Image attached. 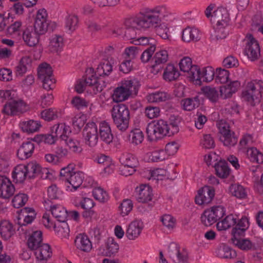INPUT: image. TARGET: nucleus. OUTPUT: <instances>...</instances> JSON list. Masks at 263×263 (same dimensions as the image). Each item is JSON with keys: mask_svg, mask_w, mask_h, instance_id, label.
<instances>
[{"mask_svg": "<svg viewBox=\"0 0 263 263\" xmlns=\"http://www.w3.org/2000/svg\"><path fill=\"white\" fill-rule=\"evenodd\" d=\"M168 11L164 6H156L153 8H146L137 16L127 18L125 25L127 27L125 31V36L127 40L135 37L134 28L137 29H148L157 27L162 18L168 16Z\"/></svg>", "mask_w": 263, "mask_h": 263, "instance_id": "f257e3e1", "label": "nucleus"}, {"mask_svg": "<svg viewBox=\"0 0 263 263\" xmlns=\"http://www.w3.org/2000/svg\"><path fill=\"white\" fill-rule=\"evenodd\" d=\"M179 131L176 121L167 124L163 120H155L149 123L146 127V133L150 141H156L165 136H171Z\"/></svg>", "mask_w": 263, "mask_h": 263, "instance_id": "f03ea898", "label": "nucleus"}, {"mask_svg": "<svg viewBox=\"0 0 263 263\" xmlns=\"http://www.w3.org/2000/svg\"><path fill=\"white\" fill-rule=\"evenodd\" d=\"M140 84L137 79L125 80L116 87L111 95L112 100L116 103L125 101L131 95H137Z\"/></svg>", "mask_w": 263, "mask_h": 263, "instance_id": "7ed1b4c3", "label": "nucleus"}, {"mask_svg": "<svg viewBox=\"0 0 263 263\" xmlns=\"http://www.w3.org/2000/svg\"><path fill=\"white\" fill-rule=\"evenodd\" d=\"M93 72L92 68L88 69L85 78L77 81L75 85V90L77 92L79 93H82L87 87L89 88V91H92V93L94 94L102 91L103 88L105 87V84L102 80L95 77L93 74Z\"/></svg>", "mask_w": 263, "mask_h": 263, "instance_id": "20e7f679", "label": "nucleus"}, {"mask_svg": "<svg viewBox=\"0 0 263 263\" xmlns=\"http://www.w3.org/2000/svg\"><path fill=\"white\" fill-rule=\"evenodd\" d=\"M242 98L252 106L260 101L263 96V81L253 80L248 82L242 92Z\"/></svg>", "mask_w": 263, "mask_h": 263, "instance_id": "39448f33", "label": "nucleus"}, {"mask_svg": "<svg viewBox=\"0 0 263 263\" xmlns=\"http://www.w3.org/2000/svg\"><path fill=\"white\" fill-rule=\"evenodd\" d=\"M111 119L118 130L125 132L129 127V110L123 104L114 105L111 110Z\"/></svg>", "mask_w": 263, "mask_h": 263, "instance_id": "423d86ee", "label": "nucleus"}, {"mask_svg": "<svg viewBox=\"0 0 263 263\" xmlns=\"http://www.w3.org/2000/svg\"><path fill=\"white\" fill-rule=\"evenodd\" d=\"M37 77L45 90H51L55 87V80L52 76V68L48 64L40 65L37 68Z\"/></svg>", "mask_w": 263, "mask_h": 263, "instance_id": "0eeeda50", "label": "nucleus"}, {"mask_svg": "<svg viewBox=\"0 0 263 263\" xmlns=\"http://www.w3.org/2000/svg\"><path fill=\"white\" fill-rule=\"evenodd\" d=\"M20 165V170L27 173L29 179L40 176V177L43 179H49L51 176V174L48 169L42 168L36 162H31L26 165Z\"/></svg>", "mask_w": 263, "mask_h": 263, "instance_id": "6e6552de", "label": "nucleus"}, {"mask_svg": "<svg viewBox=\"0 0 263 263\" xmlns=\"http://www.w3.org/2000/svg\"><path fill=\"white\" fill-rule=\"evenodd\" d=\"M60 176L65 177V180L71 185V191H75L82 184L84 179L83 172H72L71 168L68 166L61 168Z\"/></svg>", "mask_w": 263, "mask_h": 263, "instance_id": "1a4fd4ad", "label": "nucleus"}, {"mask_svg": "<svg viewBox=\"0 0 263 263\" xmlns=\"http://www.w3.org/2000/svg\"><path fill=\"white\" fill-rule=\"evenodd\" d=\"M244 41L246 42L244 53L251 61L257 60L260 55V48L257 40L251 34H247Z\"/></svg>", "mask_w": 263, "mask_h": 263, "instance_id": "9d476101", "label": "nucleus"}, {"mask_svg": "<svg viewBox=\"0 0 263 263\" xmlns=\"http://www.w3.org/2000/svg\"><path fill=\"white\" fill-rule=\"evenodd\" d=\"M224 215L223 206H216L205 211L201 216V221L205 226H210L222 218Z\"/></svg>", "mask_w": 263, "mask_h": 263, "instance_id": "9b49d317", "label": "nucleus"}, {"mask_svg": "<svg viewBox=\"0 0 263 263\" xmlns=\"http://www.w3.org/2000/svg\"><path fill=\"white\" fill-rule=\"evenodd\" d=\"M83 136L84 143L90 147H94L98 142V132L94 122L87 123L83 129Z\"/></svg>", "mask_w": 263, "mask_h": 263, "instance_id": "f8f14e48", "label": "nucleus"}, {"mask_svg": "<svg viewBox=\"0 0 263 263\" xmlns=\"http://www.w3.org/2000/svg\"><path fill=\"white\" fill-rule=\"evenodd\" d=\"M0 97L8 100V102L3 108V112L6 115L15 116L16 115V99L15 97V91L1 90Z\"/></svg>", "mask_w": 263, "mask_h": 263, "instance_id": "ddd939ff", "label": "nucleus"}, {"mask_svg": "<svg viewBox=\"0 0 263 263\" xmlns=\"http://www.w3.org/2000/svg\"><path fill=\"white\" fill-rule=\"evenodd\" d=\"M215 195V189L211 186H204L199 190L195 197V202L200 205L211 203Z\"/></svg>", "mask_w": 263, "mask_h": 263, "instance_id": "4468645a", "label": "nucleus"}, {"mask_svg": "<svg viewBox=\"0 0 263 263\" xmlns=\"http://www.w3.org/2000/svg\"><path fill=\"white\" fill-rule=\"evenodd\" d=\"M47 13L44 9L37 11L34 23V31L40 34H44L47 30L48 24L47 20Z\"/></svg>", "mask_w": 263, "mask_h": 263, "instance_id": "2eb2a0df", "label": "nucleus"}, {"mask_svg": "<svg viewBox=\"0 0 263 263\" xmlns=\"http://www.w3.org/2000/svg\"><path fill=\"white\" fill-rule=\"evenodd\" d=\"M168 52L166 50H162L157 51L153 58V64L151 65V72L154 74H157L160 72L163 65L168 60Z\"/></svg>", "mask_w": 263, "mask_h": 263, "instance_id": "dca6fc26", "label": "nucleus"}, {"mask_svg": "<svg viewBox=\"0 0 263 263\" xmlns=\"http://www.w3.org/2000/svg\"><path fill=\"white\" fill-rule=\"evenodd\" d=\"M210 21L214 25L228 26L230 18L227 9L223 7H219L213 11Z\"/></svg>", "mask_w": 263, "mask_h": 263, "instance_id": "f3484780", "label": "nucleus"}, {"mask_svg": "<svg viewBox=\"0 0 263 263\" xmlns=\"http://www.w3.org/2000/svg\"><path fill=\"white\" fill-rule=\"evenodd\" d=\"M143 228V223L140 219H135L127 226L126 237L129 240H135L139 237Z\"/></svg>", "mask_w": 263, "mask_h": 263, "instance_id": "a211bd4d", "label": "nucleus"}, {"mask_svg": "<svg viewBox=\"0 0 263 263\" xmlns=\"http://www.w3.org/2000/svg\"><path fill=\"white\" fill-rule=\"evenodd\" d=\"M15 188L10 179L5 176H0V197L8 199L14 193Z\"/></svg>", "mask_w": 263, "mask_h": 263, "instance_id": "6ab92c4d", "label": "nucleus"}, {"mask_svg": "<svg viewBox=\"0 0 263 263\" xmlns=\"http://www.w3.org/2000/svg\"><path fill=\"white\" fill-rule=\"evenodd\" d=\"M168 255L175 263H186L187 254L185 251H180L177 245L169 247Z\"/></svg>", "mask_w": 263, "mask_h": 263, "instance_id": "aec40b11", "label": "nucleus"}, {"mask_svg": "<svg viewBox=\"0 0 263 263\" xmlns=\"http://www.w3.org/2000/svg\"><path fill=\"white\" fill-rule=\"evenodd\" d=\"M137 199L139 202L147 203L153 199V190L148 185H140L137 188Z\"/></svg>", "mask_w": 263, "mask_h": 263, "instance_id": "412c9836", "label": "nucleus"}, {"mask_svg": "<svg viewBox=\"0 0 263 263\" xmlns=\"http://www.w3.org/2000/svg\"><path fill=\"white\" fill-rule=\"evenodd\" d=\"M74 245L77 249L84 252H90L92 248L90 240L84 234H79L76 237Z\"/></svg>", "mask_w": 263, "mask_h": 263, "instance_id": "4be33fe9", "label": "nucleus"}, {"mask_svg": "<svg viewBox=\"0 0 263 263\" xmlns=\"http://www.w3.org/2000/svg\"><path fill=\"white\" fill-rule=\"evenodd\" d=\"M100 138L103 142L109 144L112 142L114 135L111 132L110 125L106 121H102L99 124Z\"/></svg>", "mask_w": 263, "mask_h": 263, "instance_id": "5701e85b", "label": "nucleus"}, {"mask_svg": "<svg viewBox=\"0 0 263 263\" xmlns=\"http://www.w3.org/2000/svg\"><path fill=\"white\" fill-rule=\"evenodd\" d=\"M201 34L200 30L195 27H186L182 31V40L186 42L199 41Z\"/></svg>", "mask_w": 263, "mask_h": 263, "instance_id": "b1692460", "label": "nucleus"}, {"mask_svg": "<svg viewBox=\"0 0 263 263\" xmlns=\"http://www.w3.org/2000/svg\"><path fill=\"white\" fill-rule=\"evenodd\" d=\"M70 134V128L64 123L54 124L51 128V134L55 136L57 138L60 137L62 140L66 138Z\"/></svg>", "mask_w": 263, "mask_h": 263, "instance_id": "393cba45", "label": "nucleus"}, {"mask_svg": "<svg viewBox=\"0 0 263 263\" xmlns=\"http://www.w3.org/2000/svg\"><path fill=\"white\" fill-rule=\"evenodd\" d=\"M41 34L33 31L32 27H28L22 34L23 40L30 47L36 46L39 42V37Z\"/></svg>", "mask_w": 263, "mask_h": 263, "instance_id": "a878e982", "label": "nucleus"}, {"mask_svg": "<svg viewBox=\"0 0 263 263\" xmlns=\"http://www.w3.org/2000/svg\"><path fill=\"white\" fill-rule=\"evenodd\" d=\"M14 2L12 6H10L8 10V16L5 17L3 14L0 13V31L5 30L6 26V21L9 22L11 20L13 23L16 16V0H10Z\"/></svg>", "mask_w": 263, "mask_h": 263, "instance_id": "bb28decb", "label": "nucleus"}, {"mask_svg": "<svg viewBox=\"0 0 263 263\" xmlns=\"http://www.w3.org/2000/svg\"><path fill=\"white\" fill-rule=\"evenodd\" d=\"M18 126L24 132L33 133L37 132L40 129L41 124L40 121L29 120L20 122Z\"/></svg>", "mask_w": 263, "mask_h": 263, "instance_id": "cd10ccee", "label": "nucleus"}, {"mask_svg": "<svg viewBox=\"0 0 263 263\" xmlns=\"http://www.w3.org/2000/svg\"><path fill=\"white\" fill-rule=\"evenodd\" d=\"M171 95L165 91H157L149 93L146 96V100L150 103H158L168 100Z\"/></svg>", "mask_w": 263, "mask_h": 263, "instance_id": "c85d7f7f", "label": "nucleus"}, {"mask_svg": "<svg viewBox=\"0 0 263 263\" xmlns=\"http://www.w3.org/2000/svg\"><path fill=\"white\" fill-rule=\"evenodd\" d=\"M35 251L36 258L38 260H47L51 256V249L48 244H42L36 249H33Z\"/></svg>", "mask_w": 263, "mask_h": 263, "instance_id": "c756f323", "label": "nucleus"}, {"mask_svg": "<svg viewBox=\"0 0 263 263\" xmlns=\"http://www.w3.org/2000/svg\"><path fill=\"white\" fill-rule=\"evenodd\" d=\"M33 143L30 141L23 143L21 147L17 150V157L21 159H28L33 152Z\"/></svg>", "mask_w": 263, "mask_h": 263, "instance_id": "7c9ffc66", "label": "nucleus"}, {"mask_svg": "<svg viewBox=\"0 0 263 263\" xmlns=\"http://www.w3.org/2000/svg\"><path fill=\"white\" fill-rule=\"evenodd\" d=\"M28 246L31 250L36 249L42 244V233L40 230L33 232L28 239Z\"/></svg>", "mask_w": 263, "mask_h": 263, "instance_id": "2f4dec72", "label": "nucleus"}, {"mask_svg": "<svg viewBox=\"0 0 263 263\" xmlns=\"http://www.w3.org/2000/svg\"><path fill=\"white\" fill-rule=\"evenodd\" d=\"M250 226L249 218L246 216H243L239 219L238 223L235 225V227L232 229V233L235 236H239L242 235L244 232L248 229Z\"/></svg>", "mask_w": 263, "mask_h": 263, "instance_id": "473e14b6", "label": "nucleus"}, {"mask_svg": "<svg viewBox=\"0 0 263 263\" xmlns=\"http://www.w3.org/2000/svg\"><path fill=\"white\" fill-rule=\"evenodd\" d=\"M237 236L234 235L232 238V242L236 247H237L241 250L248 251L253 250L255 248L254 243H252L250 240L244 238H238Z\"/></svg>", "mask_w": 263, "mask_h": 263, "instance_id": "72a5a7b5", "label": "nucleus"}, {"mask_svg": "<svg viewBox=\"0 0 263 263\" xmlns=\"http://www.w3.org/2000/svg\"><path fill=\"white\" fill-rule=\"evenodd\" d=\"M228 26L220 25H214V32L211 33V39L212 41H219L227 37L228 34Z\"/></svg>", "mask_w": 263, "mask_h": 263, "instance_id": "f704fd0d", "label": "nucleus"}, {"mask_svg": "<svg viewBox=\"0 0 263 263\" xmlns=\"http://www.w3.org/2000/svg\"><path fill=\"white\" fill-rule=\"evenodd\" d=\"M0 234L5 240L9 239L14 234L12 224L8 220H2L0 223Z\"/></svg>", "mask_w": 263, "mask_h": 263, "instance_id": "c9c22d12", "label": "nucleus"}, {"mask_svg": "<svg viewBox=\"0 0 263 263\" xmlns=\"http://www.w3.org/2000/svg\"><path fill=\"white\" fill-rule=\"evenodd\" d=\"M55 233L57 236L63 238L67 239L69 235V229L68 223L66 221L57 222L54 225Z\"/></svg>", "mask_w": 263, "mask_h": 263, "instance_id": "e433bc0d", "label": "nucleus"}, {"mask_svg": "<svg viewBox=\"0 0 263 263\" xmlns=\"http://www.w3.org/2000/svg\"><path fill=\"white\" fill-rule=\"evenodd\" d=\"M229 191L232 196H234L240 199H245L247 197V190L238 184H232L229 187Z\"/></svg>", "mask_w": 263, "mask_h": 263, "instance_id": "4c0bfd02", "label": "nucleus"}, {"mask_svg": "<svg viewBox=\"0 0 263 263\" xmlns=\"http://www.w3.org/2000/svg\"><path fill=\"white\" fill-rule=\"evenodd\" d=\"M200 105V101L197 97L185 98L181 101L182 108L186 111H192Z\"/></svg>", "mask_w": 263, "mask_h": 263, "instance_id": "58836bf2", "label": "nucleus"}, {"mask_svg": "<svg viewBox=\"0 0 263 263\" xmlns=\"http://www.w3.org/2000/svg\"><path fill=\"white\" fill-rule=\"evenodd\" d=\"M216 174L220 178H227L230 174L231 170L227 162L219 161L215 165Z\"/></svg>", "mask_w": 263, "mask_h": 263, "instance_id": "ea45409f", "label": "nucleus"}, {"mask_svg": "<svg viewBox=\"0 0 263 263\" xmlns=\"http://www.w3.org/2000/svg\"><path fill=\"white\" fill-rule=\"evenodd\" d=\"M52 216L56 218L58 222L65 221L67 216V212L61 205H52L51 206Z\"/></svg>", "mask_w": 263, "mask_h": 263, "instance_id": "a19ab883", "label": "nucleus"}, {"mask_svg": "<svg viewBox=\"0 0 263 263\" xmlns=\"http://www.w3.org/2000/svg\"><path fill=\"white\" fill-rule=\"evenodd\" d=\"M112 70V66L110 61H103L100 63L96 68V74L100 77L108 76Z\"/></svg>", "mask_w": 263, "mask_h": 263, "instance_id": "79ce46f5", "label": "nucleus"}, {"mask_svg": "<svg viewBox=\"0 0 263 263\" xmlns=\"http://www.w3.org/2000/svg\"><path fill=\"white\" fill-rule=\"evenodd\" d=\"M63 47V39L60 35H53L49 42V50L52 52L61 51Z\"/></svg>", "mask_w": 263, "mask_h": 263, "instance_id": "37998d69", "label": "nucleus"}, {"mask_svg": "<svg viewBox=\"0 0 263 263\" xmlns=\"http://www.w3.org/2000/svg\"><path fill=\"white\" fill-rule=\"evenodd\" d=\"M236 218L234 215L230 214L227 216L222 220V221L217 223V228L218 230H227L231 227H233L236 223Z\"/></svg>", "mask_w": 263, "mask_h": 263, "instance_id": "c03bdc74", "label": "nucleus"}, {"mask_svg": "<svg viewBox=\"0 0 263 263\" xmlns=\"http://www.w3.org/2000/svg\"><path fill=\"white\" fill-rule=\"evenodd\" d=\"M119 161H120L122 165L136 167L138 165L137 157L130 153L123 154L119 158Z\"/></svg>", "mask_w": 263, "mask_h": 263, "instance_id": "a18cd8bd", "label": "nucleus"}, {"mask_svg": "<svg viewBox=\"0 0 263 263\" xmlns=\"http://www.w3.org/2000/svg\"><path fill=\"white\" fill-rule=\"evenodd\" d=\"M217 256L223 258H234L236 256L235 250H232L226 245L220 247L216 251Z\"/></svg>", "mask_w": 263, "mask_h": 263, "instance_id": "49530a36", "label": "nucleus"}, {"mask_svg": "<svg viewBox=\"0 0 263 263\" xmlns=\"http://www.w3.org/2000/svg\"><path fill=\"white\" fill-rule=\"evenodd\" d=\"M247 156L252 162L263 163V155L255 147L248 148Z\"/></svg>", "mask_w": 263, "mask_h": 263, "instance_id": "de8ad7c7", "label": "nucleus"}, {"mask_svg": "<svg viewBox=\"0 0 263 263\" xmlns=\"http://www.w3.org/2000/svg\"><path fill=\"white\" fill-rule=\"evenodd\" d=\"M179 76V72L173 64H168L166 66L163 74L164 79L168 81L176 80Z\"/></svg>", "mask_w": 263, "mask_h": 263, "instance_id": "09e8293b", "label": "nucleus"}, {"mask_svg": "<svg viewBox=\"0 0 263 263\" xmlns=\"http://www.w3.org/2000/svg\"><path fill=\"white\" fill-rule=\"evenodd\" d=\"M149 161L153 162H158L168 158V156L164 149H160L148 154Z\"/></svg>", "mask_w": 263, "mask_h": 263, "instance_id": "8fccbe9b", "label": "nucleus"}, {"mask_svg": "<svg viewBox=\"0 0 263 263\" xmlns=\"http://www.w3.org/2000/svg\"><path fill=\"white\" fill-rule=\"evenodd\" d=\"M57 140V138L51 134L37 135L33 138V141L38 144L44 142L49 145L55 144Z\"/></svg>", "mask_w": 263, "mask_h": 263, "instance_id": "3c124183", "label": "nucleus"}, {"mask_svg": "<svg viewBox=\"0 0 263 263\" xmlns=\"http://www.w3.org/2000/svg\"><path fill=\"white\" fill-rule=\"evenodd\" d=\"M219 139L224 145L230 147L235 146L238 141L234 132L220 135Z\"/></svg>", "mask_w": 263, "mask_h": 263, "instance_id": "603ef678", "label": "nucleus"}, {"mask_svg": "<svg viewBox=\"0 0 263 263\" xmlns=\"http://www.w3.org/2000/svg\"><path fill=\"white\" fill-rule=\"evenodd\" d=\"M63 140L64 141L65 143L69 148L74 153H80L82 152L83 148L80 145V143L76 139H73L68 136L66 138H64Z\"/></svg>", "mask_w": 263, "mask_h": 263, "instance_id": "864d4df0", "label": "nucleus"}, {"mask_svg": "<svg viewBox=\"0 0 263 263\" xmlns=\"http://www.w3.org/2000/svg\"><path fill=\"white\" fill-rule=\"evenodd\" d=\"M201 90H202L203 95L209 100L212 102H216L218 100L219 91L215 87L205 86L202 88Z\"/></svg>", "mask_w": 263, "mask_h": 263, "instance_id": "5fc2aeb1", "label": "nucleus"}, {"mask_svg": "<svg viewBox=\"0 0 263 263\" xmlns=\"http://www.w3.org/2000/svg\"><path fill=\"white\" fill-rule=\"evenodd\" d=\"M144 137L142 132L138 128H135L129 135L130 142L135 145L141 144Z\"/></svg>", "mask_w": 263, "mask_h": 263, "instance_id": "6e6d98bb", "label": "nucleus"}, {"mask_svg": "<svg viewBox=\"0 0 263 263\" xmlns=\"http://www.w3.org/2000/svg\"><path fill=\"white\" fill-rule=\"evenodd\" d=\"M92 196L95 199L100 202L105 203L109 199V196L106 191L101 187H98L92 190Z\"/></svg>", "mask_w": 263, "mask_h": 263, "instance_id": "4d7b16f0", "label": "nucleus"}, {"mask_svg": "<svg viewBox=\"0 0 263 263\" xmlns=\"http://www.w3.org/2000/svg\"><path fill=\"white\" fill-rule=\"evenodd\" d=\"M215 75L214 68L211 66L201 68V76H202L201 81L211 82L215 78Z\"/></svg>", "mask_w": 263, "mask_h": 263, "instance_id": "13d9d810", "label": "nucleus"}, {"mask_svg": "<svg viewBox=\"0 0 263 263\" xmlns=\"http://www.w3.org/2000/svg\"><path fill=\"white\" fill-rule=\"evenodd\" d=\"M215 78L216 83L224 84L228 82L229 78V71L220 68H217Z\"/></svg>", "mask_w": 263, "mask_h": 263, "instance_id": "bf43d9fd", "label": "nucleus"}, {"mask_svg": "<svg viewBox=\"0 0 263 263\" xmlns=\"http://www.w3.org/2000/svg\"><path fill=\"white\" fill-rule=\"evenodd\" d=\"M41 117V118L44 119L45 121H50L57 119L58 112L55 108H49L42 111Z\"/></svg>", "mask_w": 263, "mask_h": 263, "instance_id": "052dcab7", "label": "nucleus"}, {"mask_svg": "<svg viewBox=\"0 0 263 263\" xmlns=\"http://www.w3.org/2000/svg\"><path fill=\"white\" fill-rule=\"evenodd\" d=\"M144 113L148 119L157 118L160 115V108L157 106L149 105L145 108Z\"/></svg>", "mask_w": 263, "mask_h": 263, "instance_id": "680f3d73", "label": "nucleus"}, {"mask_svg": "<svg viewBox=\"0 0 263 263\" xmlns=\"http://www.w3.org/2000/svg\"><path fill=\"white\" fill-rule=\"evenodd\" d=\"M47 195L51 200L59 199L62 196V192L55 184H52L48 187Z\"/></svg>", "mask_w": 263, "mask_h": 263, "instance_id": "e2e57ef3", "label": "nucleus"}, {"mask_svg": "<svg viewBox=\"0 0 263 263\" xmlns=\"http://www.w3.org/2000/svg\"><path fill=\"white\" fill-rule=\"evenodd\" d=\"M31 63V59L28 56L22 58L20 62V65L17 66V73L18 74L25 73Z\"/></svg>", "mask_w": 263, "mask_h": 263, "instance_id": "0e129e2a", "label": "nucleus"}, {"mask_svg": "<svg viewBox=\"0 0 263 263\" xmlns=\"http://www.w3.org/2000/svg\"><path fill=\"white\" fill-rule=\"evenodd\" d=\"M133 209V203L130 199H124L122 201L119 209L122 216H125L129 214Z\"/></svg>", "mask_w": 263, "mask_h": 263, "instance_id": "69168bd1", "label": "nucleus"}, {"mask_svg": "<svg viewBox=\"0 0 263 263\" xmlns=\"http://www.w3.org/2000/svg\"><path fill=\"white\" fill-rule=\"evenodd\" d=\"M195 66L192 64V59L189 57L183 58L179 63L180 70L184 72L190 71Z\"/></svg>", "mask_w": 263, "mask_h": 263, "instance_id": "338daca9", "label": "nucleus"}, {"mask_svg": "<svg viewBox=\"0 0 263 263\" xmlns=\"http://www.w3.org/2000/svg\"><path fill=\"white\" fill-rule=\"evenodd\" d=\"M78 24V18L74 15L67 16L66 20V27L68 30L72 31L76 30Z\"/></svg>", "mask_w": 263, "mask_h": 263, "instance_id": "774afa93", "label": "nucleus"}]
</instances>
